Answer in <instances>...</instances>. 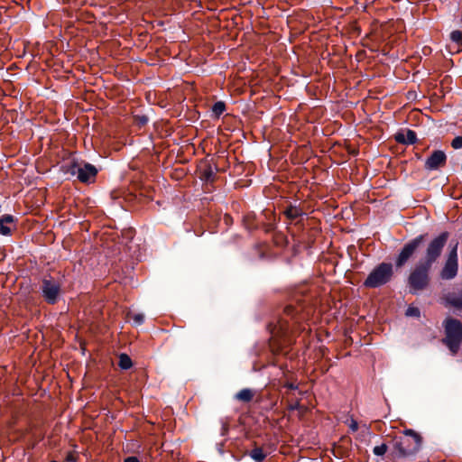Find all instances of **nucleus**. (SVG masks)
<instances>
[{"mask_svg":"<svg viewBox=\"0 0 462 462\" xmlns=\"http://www.w3.org/2000/svg\"><path fill=\"white\" fill-rule=\"evenodd\" d=\"M124 462H139V459L136 457H128Z\"/></svg>","mask_w":462,"mask_h":462,"instance_id":"bb28decb","label":"nucleus"},{"mask_svg":"<svg viewBox=\"0 0 462 462\" xmlns=\"http://www.w3.org/2000/svg\"><path fill=\"white\" fill-rule=\"evenodd\" d=\"M254 396V392L253 390L249 388H245L236 394V399L243 402H249L250 401L253 400Z\"/></svg>","mask_w":462,"mask_h":462,"instance_id":"2eb2a0df","label":"nucleus"},{"mask_svg":"<svg viewBox=\"0 0 462 462\" xmlns=\"http://www.w3.org/2000/svg\"><path fill=\"white\" fill-rule=\"evenodd\" d=\"M448 236V232H442L427 245L424 258L417 263L408 278V284L412 293L423 291L428 287L431 266L440 256Z\"/></svg>","mask_w":462,"mask_h":462,"instance_id":"f257e3e1","label":"nucleus"},{"mask_svg":"<svg viewBox=\"0 0 462 462\" xmlns=\"http://www.w3.org/2000/svg\"><path fill=\"white\" fill-rule=\"evenodd\" d=\"M386 451L387 446L385 444H382L374 448V454L376 456H383L386 453Z\"/></svg>","mask_w":462,"mask_h":462,"instance_id":"412c9836","label":"nucleus"},{"mask_svg":"<svg viewBox=\"0 0 462 462\" xmlns=\"http://www.w3.org/2000/svg\"><path fill=\"white\" fill-rule=\"evenodd\" d=\"M395 140L399 143L413 144L417 140V136L415 132L407 130L405 133H397Z\"/></svg>","mask_w":462,"mask_h":462,"instance_id":"f8f14e48","label":"nucleus"},{"mask_svg":"<svg viewBox=\"0 0 462 462\" xmlns=\"http://www.w3.org/2000/svg\"><path fill=\"white\" fill-rule=\"evenodd\" d=\"M67 461L69 462H76V457H74L73 454L69 453L68 456H67Z\"/></svg>","mask_w":462,"mask_h":462,"instance_id":"cd10ccee","label":"nucleus"},{"mask_svg":"<svg viewBox=\"0 0 462 462\" xmlns=\"http://www.w3.org/2000/svg\"><path fill=\"white\" fill-rule=\"evenodd\" d=\"M393 275V268L391 263H382L368 274L364 282L366 288H378L389 282Z\"/></svg>","mask_w":462,"mask_h":462,"instance_id":"7ed1b4c3","label":"nucleus"},{"mask_svg":"<svg viewBox=\"0 0 462 462\" xmlns=\"http://www.w3.org/2000/svg\"><path fill=\"white\" fill-rule=\"evenodd\" d=\"M129 318L134 321L135 325H141L144 321V315L142 313L129 314Z\"/></svg>","mask_w":462,"mask_h":462,"instance_id":"aec40b11","label":"nucleus"},{"mask_svg":"<svg viewBox=\"0 0 462 462\" xmlns=\"http://www.w3.org/2000/svg\"><path fill=\"white\" fill-rule=\"evenodd\" d=\"M299 408H300V402H296L294 403H291L288 406V409L291 410V411L298 410Z\"/></svg>","mask_w":462,"mask_h":462,"instance_id":"393cba45","label":"nucleus"},{"mask_svg":"<svg viewBox=\"0 0 462 462\" xmlns=\"http://www.w3.org/2000/svg\"><path fill=\"white\" fill-rule=\"evenodd\" d=\"M67 171L84 183L93 182L97 174V168L90 163L72 162Z\"/></svg>","mask_w":462,"mask_h":462,"instance_id":"39448f33","label":"nucleus"},{"mask_svg":"<svg viewBox=\"0 0 462 462\" xmlns=\"http://www.w3.org/2000/svg\"><path fill=\"white\" fill-rule=\"evenodd\" d=\"M452 48L455 52L462 51V32L455 30L450 33Z\"/></svg>","mask_w":462,"mask_h":462,"instance_id":"ddd939ff","label":"nucleus"},{"mask_svg":"<svg viewBox=\"0 0 462 462\" xmlns=\"http://www.w3.org/2000/svg\"><path fill=\"white\" fill-rule=\"evenodd\" d=\"M421 446V437L413 430H405L403 436L394 443V448L400 457H411L416 454Z\"/></svg>","mask_w":462,"mask_h":462,"instance_id":"f03ea898","label":"nucleus"},{"mask_svg":"<svg viewBox=\"0 0 462 462\" xmlns=\"http://www.w3.org/2000/svg\"><path fill=\"white\" fill-rule=\"evenodd\" d=\"M445 331L444 343L452 354H457L462 342V323L457 319H448L445 322Z\"/></svg>","mask_w":462,"mask_h":462,"instance_id":"20e7f679","label":"nucleus"},{"mask_svg":"<svg viewBox=\"0 0 462 462\" xmlns=\"http://www.w3.org/2000/svg\"><path fill=\"white\" fill-rule=\"evenodd\" d=\"M60 282L51 276L44 277L41 291L42 297L49 304H55L60 295L61 288Z\"/></svg>","mask_w":462,"mask_h":462,"instance_id":"423d86ee","label":"nucleus"},{"mask_svg":"<svg viewBox=\"0 0 462 462\" xmlns=\"http://www.w3.org/2000/svg\"><path fill=\"white\" fill-rule=\"evenodd\" d=\"M451 146L454 149L462 148V135L455 137L451 142Z\"/></svg>","mask_w":462,"mask_h":462,"instance_id":"4be33fe9","label":"nucleus"},{"mask_svg":"<svg viewBox=\"0 0 462 462\" xmlns=\"http://www.w3.org/2000/svg\"><path fill=\"white\" fill-rule=\"evenodd\" d=\"M211 174V171H209L208 172H205L206 179L208 180Z\"/></svg>","mask_w":462,"mask_h":462,"instance_id":"c756f323","label":"nucleus"},{"mask_svg":"<svg viewBox=\"0 0 462 462\" xmlns=\"http://www.w3.org/2000/svg\"><path fill=\"white\" fill-rule=\"evenodd\" d=\"M284 214L289 219L294 220L299 217L302 216L303 211L301 208L296 206H290L285 209Z\"/></svg>","mask_w":462,"mask_h":462,"instance_id":"dca6fc26","label":"nucleus"},{"mask_svg":"<svg viewBox=\"0 0 462 462\" xmlns=\"http://www.w3.org/2000/svg\"><path fill=\"white\" fill-rule=\"evenodd\" d=\"M292 311H293V308L292 307H291V306L286 307L285 312H286L287 315H291Z\"/></svg>","mask_w":462,"mask_h":462,"instance_id":"c85d7f7f","label":"nucleus"},{"mask_svg":"<svg viewBox=\"0 0 462 462\" xmlns=\"http://www.w3.org/2000/svg\"><path fill=\"white\" fill-rule=\"evenodd\" d=\"M284 387L288 388V389H291V390H294V389H297V385L294 384L293 383H286L284 384Z\"/></svg>","mask_w":462,"mask_h":462,"instance_id":"a878e982","label":"nucleus"},{"mask_svg":"<svg viewBox=\"0 0 462 462\" xmlns=\"http://www.w3.org/2000/svg\"><path fill=\"white\" fill-rule=\"evenodd\" d=\"M249 456L256 462H262L266 457V454L263 452V448L258 447L252 449L249 453Z\"/></svg>","mask_w":462,"mask_h":462,"instance_id":"f3484780","label":"nucleus"},{"mask_svg":"<svg viewBox=\"0 0 462 462\" xmlns=\"http://www.w3.org/2000/svg\"><path fill=\"white\" fill-rule=\"evenodd\" d=\"M457 244L454 245L448 254L445 265L440 273L443 280H451L457 273Z\"/></svg>","mask_w":462,"mask_h":462,"instance_id":"1a4fd4ad","label":"nucleus"},{"mask_svg":"<svg viewBox=\"0 0 462 462\" xmlns=\"http://www.w3.org/2000/svg\"><path fill=\"white\" fill-rule=\"evenodd\" d=\"M350 430L355 432L358 430V423L356 420L351 419L348 424Z\"/></svg>","mask_w":462,"mask_h":462,"instance_id":"b1692460","label":"nucleus"},{"mask_svg":"<svg viewBox=\"0 0 462 462\" xmlns=\"http://www.w3.org/2000/svg\"><path fill=\"white\" fill-rule=\"evenodd\" d=\"M406 315L410 317H418L420 315V310L417 308L409 307L406 310Z\"/></svg>","mask_w":462,"mask_h":462,"instance_id":"5701e85b","label":"nucleus"},{"mask_svg":"<svg viewBox=\"0 0 462 462\" xmlns=\"http://www.w3.org/2000/svg\"><path fill=\"white\" fill-rule=\"evenodd\" d=\"M271 330V346L274 347L275 345H279L278 347H281L282 345L287 344L290 342L289 332L290 328L289 324L285 320H279L277 324L270 325Z\"/></svg>","mask_w":462,"mask_h":462,"instance_id":"0eeeda50","label":"nucleus"},{"mask_svg":"<svg viewBox=\"0 0 462 462\" xmlns=\"http://www.w3.org/2000/svg\"><path fill=\"white\" fill-rule=\"evenodd\" d=\"M118 365L121 369L126 370L132 367L133 362L126 354H121L119 356Z\"/></svg>","mask_w":462,"mask_h":462,"instance_id":"a211bd4d","label":"nucleus"},{"mask_svg":"<svg viewBox=\"0 0 462 462\" xmlns=\"http://www.w3.org/2000/svg\"><path fill=\"white\" fill-rule=\"evenodd\" d=\"M226 110V105L222 101L216 102L212 106L213 114L218 117L221 116Z\"/></svg>","mask_w":462,"mask_h":462,"instance_id":"6ab92c4d","label":"nucleus"},{"mask_svg":"<svg viewBox=\"0 0 462 462\" xmlns=\"http://www.w3.org/2000/svg\"><path fill=\"white\" fill-rule=\"evenodd\" d=\"M423 240L424 235H420L404 245L395 260L397 268L402 267L410 260Z\"/></svg>","mask_w":462,"mask_h":462,"instance_id":"6e6552de","label":"nucleus"},{"mask_svg":"<svg viewBox=\"0 0 462 462\" xmlns=\"http://www.w3.org/2000/svg\"><path fill=\"white\" fill-rule=\"evenodd\" d=\"M447 162L446 153L443 151H434L425 162V169L435 171L444 166Z\"/></svg>","mask_w":462,"mask_h":462,"instance_id":"9d476101","label":"nucleus"},{"mask_svg":"<svg viewBox=\"0 0 462 462\" xmlns=\"http://www.w3.org/2000/svg\"><path fill=\"white\" fill-rule=\"evenodd\" d=\"M15 228V220L12 215L6 214L0 217V235L11 236Z\"/></svg>","mask_w":462,"mask_h":462,"instance_id":"9b49d317","label":"nucleus"},{"mask_svg":"<svg viewBox=\"0 0 462 462\" xmlns=\"http://www.w3.org/2000/svg\"><path fill=\"white\" fill-rule=\"evenodd\" d=\"M446 303L457 310H462V293H449L445 297Z\"/></svg>","mask_w":462,"mask_h":462,"instance_id":"4468645a","label":"nucleus"}]
</instances>
